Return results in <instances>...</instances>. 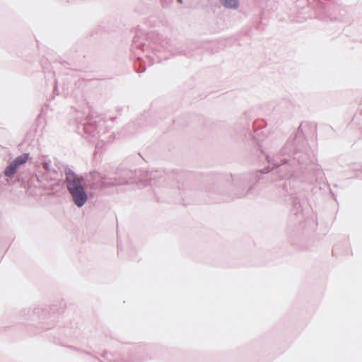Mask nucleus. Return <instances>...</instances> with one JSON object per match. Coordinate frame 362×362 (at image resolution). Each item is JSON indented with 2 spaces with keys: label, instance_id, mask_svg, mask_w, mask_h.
Here are the masks:
<instances>
[{
  "label": "nucleus",
  "instance_id": "1",
  "mask_svg": "<svg viewBox=\"0 0 362 362\" xmlns=\"http://www.w3.org/2000/svg\"><path fill=\"white\" fill-rule=\"evenodd\" d=\"M67 187L72 195L75 204L81 207L87 200V194L85 192L81 180L75 175L69 173L66 175Z\"/></svg>",
  "mask_w": 362,
  "mask_h": 362
},
{
  "label": "nucleus",
  "instance_id": "2",
  "mask_svg": "<svg viewBox=\"0 0 362 362\" xmlns=\"http://www.w3.org/2000/svg\"><path fill=\"white\" fill-rule=\"evenodd\" d=\"M29 158V153H23L18 156L5 169L4 175L7 177H12L18 168L25 164Z\"/></svg>",
  "mask_w": 362,
  "mask_h": 362
},
{
  "label": "nucleus",
  "instance_id": "3",
  "mask_svg": "<svg viewBox=\"0 0 362 362\" xmlns=\"http://www.w3.org/2000/svg\"><path fill=\"white\" fill-rule=\"evenodd\" d=\"M221 2L226 7L236 8L238 6V0H221Z\"/></svg>",
  "mask_w": 362,
  "mask_h": 362
},
{
  "label": "nucleus",
  "instance_id": "4",
  "mask_svg": "<svg viewBox=\"0 0 362 362\" xmlns=\"http://www.w3.org/2000/svg\"><path fill=\"white\" fill-rule=\"evenodd\" d=\"M179 3H182V0H177Z\"/></svg>",
  "mask_w": 362,
  "mask_h": 362
}]
</instances>
